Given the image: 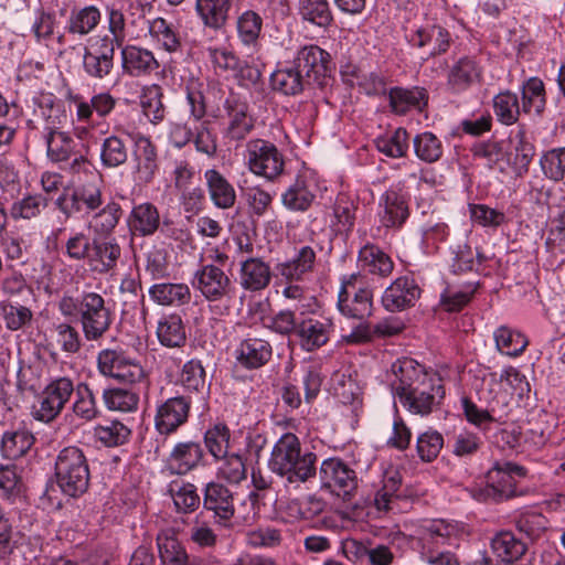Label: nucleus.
<instances>
[{
  "mask_svg": "<svg viewBox=\"0 0 565 565\" xmlns=\"http://www.w3.org/2000/svg\"><path fill=\"white\" fill-rule=\"evenodd\" d=\"M379 152L388 158H403L409 148V136L405 128H397L374 139Z\"/></svg>",
  "mask_w": 565,
  "mask_h": 565,
  "instance_id": "52",
  "label": "nucleus"
},
{
  "mask_svg": "<svg viewBox=\"0 0 565 565\" xmlns=\"http://www.w3.org/2000/svg\"><path fill=\"white\" fill-rule=\"evenodd\" d=\"M100 11L95 6H86L78 10H73L70 14L66 30L71 34L87 35L100 22Z\"/></svg>",
  "mask_w": 565,
  "mask_h": 565,
  "instance_id": "58",
  "label": "nucleus"
},
{
  "mask_svg": "<svg viewBox=\"0 0 565 565\" xmlns=\"http://www.w3.org/2000/svg\"><path fill=\"white\" fill-rule=\"evenodd\" d=\"M390 105L395 114L422 110L427 104V92L422 87H394L390 90Z\"/></svg>",
  "mask_w": 565,
  "mask_h": 565,
  "instance_id": "40",
  "label": "nucleus"
},
{
  "mask_svg": "<svg viewBox=\"0 0 565 565\" xmlns=\"http://www.w3.org/2000/svg\"><path fill=\"white\" fill-rule=\"evenodd\" d=\"M358 266L362 271L379 277H387L394 268V263L379 246L366 243L358 254Z\"/></svg>",
  "mask_w": 565,
  "mask_h": 565,
  "instance_id": "36",
  "label": "nucleus"
},
{
  "mask_svg": "<svg viewBox=\"0 0 565 565\" xmlns=\"http://www.w3.org/2000/svg\"><path fill=\"white\" fill-rule=\"evenodd\" d=\"M340 312L352 319L363 320L373 311V290L365 286L361 274H351L341 279L338 295Z\"/></svg>",
  "mask_w": 565,
  "mask_h": 565,
  "instance_id": "12",
  "label": "nucleus"
},
{
  "mask_svg": "<svg viewBox=\"0 0 565 565\" xmlns=\"http://www.w3.org/2000/svg\"><path fill=\"white\" fill-rule=\"evenodd\" d=\"M192 397L177 395L157 403L153 417L156 431L161 436H171L184 426L190 417Z\"/></svg>",
  "mask_w": 565,
  "mask_h": 565,
  "instance_id": "18",
  "label": "nucleus"
},
{
  "mask_svg": "<svg viewBox=\"0 0 565 565\" xmlns=\"http://www.w3.org/2000/svg\"><path fill=\"white\" fill-rule=\"evenodd\" d=\"M75 399L72 404V412L75 417L84 422L96 419L100 411L93 390L87 383L81 382L76 385Z\"/></svg>",
  "mask_w": 565,
  "mask_h": 565,
  "instance_id": "54",
  "label": "nucleus"
},
{
  "mask_svg": "<svg viewBox=\"0 0 565 565\" xmlns=\"http://www.w3.org/2000/svg\"><path fill=\"white\" fill-rule=\"evenodd\" d=\"M192 287L210 303L230 301L234 286L230 276L217 265H201L193 274Z\"/></svg>",
  "mask_w": 565,
  "mask_h": 565,
  "instance_id": "14",
  "label": "nucleus"
},
{
  "mask_svg": "<svg viewBox=\"0 0 565 565\" xmlns=\"http://www.w3.org/2000/svg\"><path fill=\"white\" fill-rule=\"evenodd\" d=\"M157 337L163 347H182L186 341V333L181 317L177 313L162 317L157 326Z\"/></svg>",
  "mask_w": 565,
  "mask_h": 565,
  "instance_id": "47",
  "label": "nucleus"
},
{
  "mask_svg": "<svg viewBox=\"0 0 565 565\" xmlns=\"http://www.w3.org/2000/svg\"><path fill=\"white\" fill-rule=\"evenodd\" d=\"M131 428L114 419L94 427V437L103 446L111 448L125 445L131 437Z\"/></svg>",
  "mask_w": 565,
  "mask_h": 565,
  "instance_id": "53",
  "label": "nucleus"
},
{
  "mask_svg": "<svg viewBox=\"0 0 565 565\" xmlns=\"http://www.w3.org/2000/svg\"><path fill=\"white\" fill-rule=\"evenodd\" d=\"M120 255L121 248L115 238H94L87 262L93 271L106 274L116 267Z\"/></svg>",
  "mask_w": 565,
  "mask_h": 565,
  "instance_id": "35",
  "label": "nucleus"
},
{
  "mask_svg": "<svg viewBox=\"0 0 565 565\" xmlns=\"http://www.w3.org/2000/svg\"><path fill=\"white\" fill-rule=\"evenodd\" d=\"M450 234L449 226L434 213L420 225V246L425 254L433 255L439 249Z\"/></svg>",
  "mask_w": 565,
  "mask_h": 565,
  "instance_id": "43",
  "label": "nucleus"
},
{
  "mask_svg": "<svg viewBox=\"0 0 565 565\" xmlns=\"http://www.w3.org/2000/svg\"><path fill=\"white\" fill-rule=\"evenodd\" d=\"M520 379V373L513 369L503 370L500 374L489 369H479L475 374L472 387L476 390L479 399L484 402L491 409H502L508 404V394L503 390L502 382Z\"/></svg>",
  "mask_w": 565,
  "mask_h": 565,
  "instance_id": "17",
  "label": "nucleus"
},
{
  "mask_svg": "<svg viewBox=\"0 0 565 565\" xmlns=\"http://www.w3.org/2000/svg\"><path fill=\"white\" fill-rule=\"evenodd\" d=\"M316 454H302L299 438L295 434L287 433L274 445L268 467L287 484L298 487L316 476Z\"/></svg>",
  "mask_w": 565,
  "mask_h": 565,
  "instance_id": "2",
  "label": "nucleus"
},
{
  "mask_svg": "<svg viewBox=\"0 0 565 565\" xmlns=\"http://www.w3.org/2000/svg\"><path fill=\"white\" fill-rule=\"evenodd\" d=\"M99 159L104 168H117L126 163L128 147L125 140L117 135L106 137L100 143Z\"/></svg>",
  "mask_w": 565,
  "mask_h": 565,
  "instance_id": "61",
  "label": "nucleus"
},
{
  "mask_svg": "<svg viewBox=\"0 0 565 565\" xmlns=\"http://www.w3.org/2000/svg\"><path fill=\"white\" fill-rule=\"evenodd\" d=\"M102 398L105 407L110 412L134 413L139 406V394L124 387H107Z\"/></svg>",
  "mask_w": 565,
  "mask_h": 565,
  "instance_id": "50",
  "label": "nucleus"
},
{
  "mask_svg": "<svg viewBox=\"0 0 565 565\" xmlns=\"http://www.w3.org/2000/svg\"><path fill=\"white\" fill-rule=\"evenodd\" d=\"M415 156L426 163H434L443 157L441 140L430 131L417 134L413 139Z\"/></svg>",
  "mask_w": 565,
  "mask_h": 565,
  "instance_id": "63",
  "label": "nucleus"
},
{
  "mask_svg": "<svg viewBox=\"0 0 565 565\" xmlns=\"http://www.w3.org/2000/svg\"><path fill=\"white\" fill-rule=\"evenodd\" d=\"M32 109L34 118L42 122V132L63 128L67 121L64 104L52 93H35Z\"/></svg>",
  "mask_w": 565,
  "mask_h": 565,
  "instance_id": "26",
  "label": "nucleus"
},
{
  "mask_svg": "<svg viewBox=\"0 0 565 565\" xmlns=\"http://www.w3.org/2000/svg\"><path fill=\"white\" fill-rule=\"evenodd\" d=\"M115 49L107 34L90 36L83 53L85 74L94 79L107 77L114 68Z\"/></svg>",
  "mask_w": 565,
  "mask_h": 565,
  "instance_id": "19",
  "label": "nucleus"
},
{
  "mask_svg": "<svg viewBox=\"0 0 565 565\" xmlns=\"http://www.w3.org/2000/svg\"><path fill=\"white\" fill-rule=\"evenodd\" d=\"M305 75L294 62L278 67L270 75V86L284 95H297L303 90Z\"/></svg>",
  "mask_w": 565,
  "mask_h": 565,
  "instance_id": "41",
  "label": "nucleus"
},
{
  "mask_svg": "<svg viewBox=\"0 0 565 565\" xmlns=\"http://www.w3.org/2000/svg\"><path fill=\"white\" fill-rule=\"evenodd\" d=\"M204 180L210 199L217 209L227 210L235 204V189L220 171L216 169L205 170Z\"/></svg>",
  "mask_w": 565,
  "mask_h": 565,
  "instance_id": "38",
  "label": "nucleus"
},
{
  "mask_svg": "<svg viewBox=\"0 0 565 565\" xmlns=\"http://www.w3.org/2000/svg\"><path fill=\"white\" fill-rule=\"evenodd\" d=\"M321 488L331 493L348 498L356 490L359 479L352 466L340 457H329L319 467Z\"/></svg>",
  "mask_w": 565,
  "mask_h": 565,
  "instance_id": "16",
  "label": "nucleus"
},
{
  "mask_svg": "<svg viewBox=\"0 0 565 565\" xmlns=\"http://www.w3.org/2000/svg\"><path fill=\"white\" fill-rule=\"evenodd\" d=\"M226 113L222 136L230 141H242L253 130L255 120L248 111V105L234 95L224 102Z\"/></svg>",
  "mask_w": 565,
  "mask_h": 565,
  "instance_id": "22",
  "label": "nucleus"
},
{
  "mask_svg": "<svg viewBox=\"0 0 565 565\" xmlns=\"http://www.w3.org/2000/svg\"><path fill=\"white\" fill-rule=\"evenodd\" d=\"M466 533V526L461 522L444 519L429 521L420 536V559L428 565H459L456 555L440 546L456 545Z\"/></svg>",
  "mask_w": 565,
  "mask_h": 565,
  "instance_id": "4",
  "label": "nucleus"
},
{
  "mask_svg": "<svg viewBox=\"0 0 565 565\" xmlns=\"http://www.w3.org/2000/svg\"><path fill=\"white\" fill-rule=\"evenodd\" d=\"M245 160L256 177L276 182L285 172L286 160L281 150L265 139H252L246 143Z\"/></svg>",
  "mask_w": 565,
  "mask_h": 565,
  "instance_id": "9",
  "label": "nucleus"
},
{
  "mask_svg": "<svg viewBox=\"0 0 565 565\" xmlns=\"http://www.w3.org/2000/svg\"><path fill=\"white\" fill-rule=\"evenodd\" d=\"M271 279L270 266L260 257L248 256L239 263V285L248 291L265 289Z\"/></svg>",
  "mask_w": 565,
  "mask_h": 565,
  "instance_id": "34",
  "label": "nucleus"
},
{
  "mask_svg": "<svg viewBox=\"0 0 565 565\" xmlns=\"http://www.w3.org/2000/svg\"><path fill=\"white\" fill-rule=\"evenodd\" d=\"M298 13L303 22L322 30L333 23V14L328 0H299Z\"/></svg>",
  "mask_w": 565,
  "mask_h": 565,
  "instance_id": "48",
  "label": "nucleus"
},
{
  "mask_svg": "<svg viewBox=\"0 0 565 565\" xmlns=\"http://www.w3.org/2000/svg\"><path fill=\"white\" fill-rule=\"evenodd\" d=\"M66 100L75 108V120L77 122H89L94 113L99 118L109 116L116 107L117 99L108 92L94 94L87 100L81 94L68 92Z\"/></svg>",
  "mask_w": 565,
  "mask_h": 565,
  "instance_id": "27",
  "label": "nucleus"
},
{
  "mask_svg": "<svg viewBox=\"0 0 565 565\" xmlns=\"http://www.w3.org/2000/svg\"><path fill=\"white\" fill-rule=\"evenodd\" d=\"M409 215V199L402 189L391 186L380 195L375 214L379 231H399L406 224Z\"/></svg>",
  "mask_w": 565,
  "mask_h": 565,
  "instance_id": "15",
  "label": "nucleus"
},
{
  "mask_svg": "<svg viewBox=\"0 0 565 565\" xmlns=\"http://www.w3.org/2000/svg\"><path fill=\"white\" fill-rule=\"evenodd\" d=\"M315 263V250L310 246H302L290 260L277 265L279 276L286 281L281 295L286 300L295 302L292 310L300 316L312 311L315 307V298L299 284L312 271Z\"/></svg>",
  "mask_w": 565,
  "mask_h": 565,
  "instance_id": "3",
  "label": "nucleus"
},
{
  "mask_svg": "<svg viewBox=\"0 0 565 565\" xmlns=\"http://www.w3.org/2000/svg\"><path fill=\"white\" fill-rule=\"evenodd\" d=\"M514 476H524V468L512 462H495L486 475L484 487H473L469 491L478 501L507 500L515 494Z\"/></svg>",
  "mask_w": 565,
  "mask_h": 565,
  "instance_id": "11",
  "label": "nucleus"
},
{
  "mask_svg": "<svg viewBox=\"0 0 565 565\" xmlns=\"http://www.w3.org/2000/svg\"><path fill=\"white\" fill-rule=\"evenodd\" d=\"M85 180L78 179L73 188H66L58 195L55 205L65 217L88 216L103 205V179L92 164V170L83 171Z\"/></svg>",
  "mask_w": 565,
  "mask_h": 565,
  "instance_id": "5",
  "label": "nucleus"
},
{
  "mask_svg": "<svg viewBox=\"0 0 565 565\" xmlns=\"http://www.w3.org/2000/svg\"><path fill=\"white\" fill-rule=\"evenodd\" d=\"M332 322L328 319L303 318L299 321L296 339L305 352H315L330 340Z\"/></svg>",
  "mask_w": 565,
  "mask_h": 565,
  "instance_id": "31",
  "label": "nucleus"
},
{
  "mask_svg": "<svg viewBox=\"0 0 565 565\" xmlns=\"http://www.w3.org/2000/svg\"><path fill=\"white\" fill-rule=\"evenodd\" d=\"M168 493L179 513H192L200 507V495L196 487L191 482L172 480L168 484Z\"/></svg>",
  "mask_w": 565,
  "mask_h": 565,
  "instance_id": "46",
  "label": "nucleus"
},
{
  "mask_svg": "<svg viewBox=\"0 0 565 565\" xmlns=\"http://www.w3.org/2000/svg\"><path fill=\"white\" fill-rule=\"evenodd\" d=\"M292 62L299 68L305 78H313L321 84V79L332 68L330 54L315 44H307L296 51Z\"/></svg>",
  "mask_w": 565,
  "mask_h": 565,
  "instance_id": "28",
  "label": "nucleus"
},
{
  "mask_svg": "<svg viewBox=\"0 0 565 565\" xmlns=\"http://www.w3.org/2000/svg\"><path fill=\"white\" fill-rule=\"evenodd\" d=\"M79 321L85 340L98 342L109 331L113 324V313L99 294L83 292Z\"/></svg>",
  "mask_w": 565,
  "mask_h": 565,
  "instance_id": "13",
  "label": "nucleus"
},
{
  "mask_svg": "<svg viewBox=\"0 0 565 565\" xmlns=\"http://www.w3.org/2000/svg\"><path fill=\"white\" fill-rule=\"evenodd\" d=\"M491 548L501 562L511 564L521 559L527 546L514 533L501 531L491 540Z\"/></svg>",
  "mask_w": 565,
  "mask_h": 565,
  "instance_id": "42",
  "label": "nucleus"
},
{
  "mask_svg": "<svg viewBox=\"0 0 565 565\" xmlns=\"http://www.w3.org/2000/svg\"><path fill=\"white\" fill-rule=\"evenodd\" d=\"M280 511L286 522L310 520L322 511V502L315 497H308L306 500L292 499L287 501Z\"/></svg>",
  "mask_w": 565,
  "mask_h": 565,
  "instance_id": "56",
  "label": "nucleus"
},
{
  "mask_svg": "<svg viewBox=\"0 0 565 565\" xmlns=\"http://www.w3.org/2000/svg\"><path fill=\"white\" fill-rule=\"evenodd\" d=\"M203 86V83L198 78H191L185 85L190 117L200 122L199 126H195L192 141L198 152L205 154L207 158H214L217 152L216 136L209 127L207 121H202L207 108Z\"/></svg>",
  "mask_w": 565,
  "mask_h": 565,
  "instance_id": "8",
  "label": "nucleus"
},
{
  "mask_svg": "<svg viewBox=\"0 0 565 565\" xmlns=\"http://www.w3.org/2000/svg\"><path fill=\"white\" fill-rule=\"evenodd\" d=\"M121 68L124 74L131 77H143L159 68L154 54L145 47L128 44L120 51Z\"/></svg>",
  "mask_w": 565,
  "mask_h": 565,
  "instance_id": "32",
  "label": "nucleus"
},
{
  "mask_svg": "<svg viewBox=\"0 0 565 565\" xmlns=\"http://www.w3.org/2000/svg\"><path fill=\"white\" fill-rule=\"evenodd\" d=\"M319 191L318 177L313 171L305 169L281 194V203L289 211L305 212L312 205Z\"/></svg>",
  "mask_w": 565,
  "mask_h": 565,
  "instance_id": "21",
  "label": "nucleus"
},
{
  "mask_svg": "<svg viewBox=\"0 0 565 565\" xmlns=\"http://www.w3.org/2000/svg\"><path fill=\"white\" fill-rule=\"evenodd\" d=\"M0 313L6 328L10 331L25 330L33 321L32 310L19 302L1 301Z\"/></svg>",
  "mask_w": 565,
  "mask_h": 565,
  "instance_id": "60",
  "label": "nucleus"
},
{
  "mask_svg": "<svg viewBox=\"0 0 565 565\" xmlns=\"http://www.w3.org/2000/svg\"><path fill=\"white\" fill-rule=\"evenodd\" d=\"M34 436L24 427L6 430L1 438V454L15 460L23 457L33 446Z\"/></svg>",
  "mask_w": 565,
  "mask_h": 565,
  "instance_id": "44",
  "label": "nucleus"
},
{
  "mask_svg": "<svg viewBox=\"0 0 565 565\" xmlns=\"http://www.w3.org/2000/svg\"><path fill=\"white\" fill-rule=\"evenodd\" d=\"M56 483L70 497L83 494L89 483L90 472L84 451L75 446L63 448L55 460Z\"/></svg>",
  "mask_w": 565,
  "mask_h": 565,
  "instance_id": "6",
  "label": "nucleus"
},
{
  "mask_svg": "<svg viewBox=\"0 0 565 565\" xmlns=\"http://www.w3.org/2000/svg\"><path fill=\"white\" fill-rule=\"evenodd\" d=\"M483 68L475 56H462L449 68L447 86L454 94L467 92L482 81Z\"/></svg>",
  "mask_w": 565,
  "mask_h": 565,
  "instance_id": "30",
  "label": "nucleus"
},
{
  "mask_svg": "<svg viewBox=\"0 0 565 565\" xmlns=\"http://www.w3.org/2000/svg\"><path fill=\"white\" fill-rule=\"evenodd\" d=\"M157 545L161 565H190L184 546L173 535L160 533Z\"/></svg>",
  "mask_w": 565,
  "mask_h": 565,
  "instance_id": "59",
  "label": "nucleus"
},
{
  "mask_svg": "<svg viewBox=\"0 0 565 565\" xmlns=\"http://www.w3.org/2000/svg\"><path fill=\"white\" fill-rule=\"evenodd\" d=\"M482 445L481 436L468 428L454 431L448 439V446L452 455L461 459L475 456Z\"/></svg>",
  "mask_w": 565,
  "mask_h": 565,
  "instance_id": "55",
  "label": "nucleus"
},
{
  "mask_svg": "<svg viewBox=\"0 0 565 565\" xmlns=\"http://www.w3.org/2000/svg\"><path fill=\"white\" fill-rule=\"evenodd\" d=\"M392 371L397 380L395 395L409 413L426 416L440 404L445 390L436 373L428 372L411 358L397 360Z\"/></svg>",
  "mask_w": 565,
  "mask_h": 565,
  "instance_id": "1",
  "label": "nucleus"
},
{
  "mask_svg": "<svg viewBox=\"0 0 565 565\" xmlns=\"http://www.w3.org/2000/svg\"><path fill=\"white\" fill-rule=\"evenodd\" d=\"M231 431L223 423H217L206 429L203 436L204 446L214 459L228 454Z\"/></svg>",
  "mask_w": 565,
  "mask_h": 565,
  "instance_id": "64",
  "label": "nucleus"
},
{
  "mask_svg": "<svg viewBox=\"0 0 565 565\" xmlns=\"http://www.w3.org/2000/svg\"><path fill=\"white\" fill-rule=\"evenodd\" d=\"M147 32L162 49L168 52H177L181 41L177 28L163 18H154L148 23Z\"/></svg>",
  "mask_w": 565,
  "mask_h": 565,
  "instance_id": "57",
  "label": "nucleus"
},
{
  "mask_svg": "<svg viewBox=\"0 0 565 565\" xmlns=\"http://www.w3.org/2000/svg\"><path fill=\"white\" fill-rule=\"evenodd\" d=\"M204 459L200 443L184 440L175 443L163 460L161 472L166 476L182 477L194 471Z\"/></svg>",
  "mask_w": 565,
  "mask_h": 565,
  "instance_id": "20",
  "label": "nucleus"
},
{
  "mask_svg": "<svg viewBox=\"0 0 565 565\" xmlns=\"http://www.w3.org/2000/svg\"><path fill=\"white\" fill-rule=\"evenodd\" d=\"M42 139L49 160L67 173L81 175L83 171L92 170L93 163L79 152L77 141L68 131L60 128L42 132Z\"/></svg>",
  "mask_w": 565,
  "mask_h": 565,
  "instance_id": "7",
  "label": "nucleus"
},
{
  "mask_svg": "<svg viewBox=\"0 0 565 565\" xmlns=\"http://www.w3.org/2000/svg\"><path fill=\"white\" fill-rule=\"evenodd\" d=\"M177 384L183 388L184 396L191 397L192 394L203 396L207 393L210 384L206 382V372L201 360L186 361L179 372Z\"/></svg>",
  "mask_w": 565,
  "mask_h": 565,
  "instance_id": "37",
  "label": "nucleus"
},
{
  "mask_svg": "<svg viewBox=\"0 0 565 565\" xmlns=\"http://www.w3.org/2000/svg\"><path fill=\"white\" fill-rule=\"evenodd\" d=\"M513 149V158L509 157L508 163L511 164L513 172L518 177H523L529 171L530 163L534 157V146L525 139L522 130H519L510 138ZM512 156V153L510 154Z\"/></svg>",
  "mask_w": 565,
  "mask_h": 565,
  "instance_id": "51",
  "label": "nucleus"
},
{
  "mask_svg": "<svg viewBox=\"0 0 565 565\" xmlns=\"http://www.w3.org/2000/svg\"><path fill=\"white\" fill-rule=\"evenodd\" d=\"M233 356L237 367L258 370L270 361L273 345L266 339L248 334L235 345Z\"/></svg>",
  "mask_w": 565,
  "mask_h": 565,
  "instance_id": "24",
  "label": "nucleus"
},
{
  "mask_svg": "<svg viewBox=\"0 0 565 565\" xmlns=\"http://www.w3.org/2000/svg\"><path fill=\"white\" fill-rule=\"evenodd\" d=\"M203 507L212 513L215 524L223 527L232 526L235 513L234 497L225 486L214 481L206 483L203 491Z\"/></svg>",
  "mask_w": 565,
  "mask_h": 565,
  "instance_id": "23",
  "label": "nucleus"
},
{
  "mask_svg": "<svg viewBox=\"0 0 565 565\" xmlns=\"http://www.w3.org/2000/svg\"><path fill=\"white\" fill-rule=\"evenodd\" d=\"M134 157L136 162V179L142 183H150L159 169L157 147L149 137L135 138Z\"/></svg>",
  "mask_w": 565,
  "mask_h": 565,
  "instance_id": "33",
  "label": "nucleus"
},
{
  "mask_svg": "<svg viewBox=\"0 0 565 565\" xmlns=\"http://www.w3.org/2000/svg\"><path fill=\"white\" fill-rule=\"evenodd\" d=\"M75 390L76 386L68 376L52 379L38 396L32 407V417L44 424L52 423L61 415Z\"/></svg>",
  "mask_w": 565,
  "mask_h": 565,
  "instance_id": "10",
  "label": "nucleus"
},
{
  "mask_svg": "<svg viewBox=\"0 0 565 565\" xmlns=\"http://www.w3.org/2000/svg\"><path fill=\"white\" fill-rule=\"evenodd\" d=\"M422 289L412 276L397 277L382 295V305L390 312L403 311L414 307Z\"/></svg>",
  "mask_w": 565,
  "mask_h": 565,
  "instance_id": "25",
  "label": "nucleus"
},
{
  "mask_svg": "<svg viewBox=\"0 0 565 565\" xmlns=\"http://www.w3.org/2000/svg\"><path fill=\"white\" fill-rule=\"evenodd\" d=\"M150 299L167 307H180L191 300L190 287L184 282H159L149 288Z\"/></svg>",
  "mask_w": 565,
  "mask_h": 565,
  "instance_id": "39",
  "label": "nucleus"
},
{
  "mask_svg": "<svg viewBox=\"0 0 565 565\" xmlns=\"http://www.w3.org/2000/svg\"><path fill=\"white\" fill-rule=\"evenodd\" d=\"M128 224L130 230L141 236L152 235L159 227L160 215L157 207L151 203H141L130 212Z\"/></svg>",
  "mask_w": 565,
  "mask_h": 565,
  "instance_id": "45",
  "label": "nucleus"
},
{
  "mask_svg": "<svg viewBox=\"0 0 565 565\" xmlns=\"http://www.w3.org/2000/svg\"><path fill=\"white\" fill-rule=\"evenodd\" d=\"M493 338L499 352L509 356L520 355L527 345V339L523 333L507 326L495 329Z\"/></svg>",
  "mask_w": 565,
  "mask_h": 565,
  "instance_id": "62",
  "label": "nucleus"
},
{
  "mask_svg": "<svg viewBox=\"0 0 565 565\" xmlns=\"http://www.w3.org/2000/svg\"><path fill=\"white\" fill-rule=\"evenodd\" d=\"M407 42L415 47H428L429 56L444 54L451 43V35L439 24H425L406 31Z\"/></svg>",
  "mask_w": 565,
  "mask_h": 565,
  "instance_id": "29",
  "label": "nucleus"
},
{
  "mask_svg": "<svg viewBox=\"0 0 565 565\" xmlns=\"http://www.w3.org/2000/svg\"><path fill=\"white\" fill-rule=\"evenodd\" d=\"M231 0H196L195 10L205 26L221 29L228 17Z\"/></svg>",
  "mask_w": 565,
  "mask_h": 565,
  "instance_id": "49",
  "label": "nucleus"
}]
</instances>
